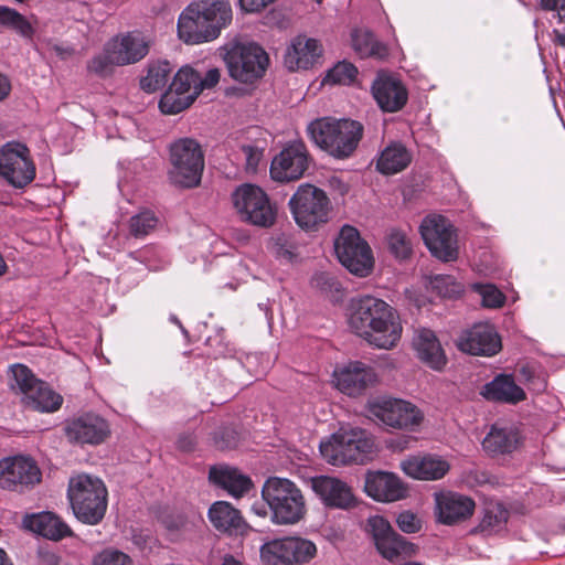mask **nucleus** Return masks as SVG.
<instances>
[{
	"label": "nucleus",
	"mask_w": 565,
	"mask_h": 565,
	"mask_svg": "<svg viewBox=\"0 0 565 565\" xmlns=\"http://www.w3.org/2000/svg\"><path fill=\"white\" fill-rule=\"evenodd\" d=\"M349 326L367 343L384 350L394 348L403 331L397 311L384 300L373 296L352 299Z\"/></svg>",
	"instance_id": "f257e3e1"
},
{
	"label": "nucleus",
	"mask_w": 565,
	"mask_h": 565,
	"mask_svg": "<svg viewBox=\"0 0 565 565\" xmlns=\"http://www.w3.org/2000/svg\"><path fill=\"white\" fill-rule=\"evenodd\" d=\"M233 18L226 0H201L190 3L178 19V35L186 44L211 42L221 35Z\"/></svg>",
	"instance_id": "f03ea898"
},
{
	"label": "nucleus",
	"mask_w": 565,
	"mask_h": 565,
	"mask_svg": "<svg viewBox=\"0 0 565 565\" xmlns=\"http://www.w3.org/2000/svg\"><path fill=\"white\" fill-rule=\"evenodd\" d=\"M311 141L334 159L353 156L362 136L363 125L352 119L318 118L307 127Z\"/></svg>",
	"instance_id": "7ed1b4c3"
},
{
	"label": "nucleus",
	"mask_w": 565,
	"mask_h": 565,
	"mask_svg": "<svg viewBox=\"0 0 565 565\" xmlns=\"http://www.w3.org/2000/svg\"><path fill=\"white\" fill-rule=\"evenodd\" d=\"M107 489L94 476L81 473L68 481L67 498L74 515L88 525L102 522L107 510Z\"/></svg>",
	"instance_id": "20e7f679"
},
{
	"label": "nucleus",
	"mask_w": 565,
	"mask_h": 565,
	"mask_svg": "<svg viewBox=\"0 0 565 565\" xmlns=\"http://www.w3.org/2000/svg\"><path fill=\"white\" fill-rule=\"evenodd\" d=\"M168 179L181 189H192L200 184L205 161L201 143L190 137L179 138L169 145Z\"/></svg>",
	"instance_id": "39448f33"
},
{
	"label": "nucleus",
	"mask_w": 565,
	"mask_h": 565,
	"mask_svg": "<svg viewBox=\"0 0 565 565\" xmlns=\"http://www.w3.org/2000/svg\"><path fill=\"white\" fill-rule=\"evenodd\" d=\"M262 497L270 510V520L275 524H296L305 516V498L300 489L288 479L268 478L263 486Z\"/></svg>",
	"instance_id": "423d86ee"
},
{
	"label": "nucleus",
	"mask_w": 565,
	"mask_h": 565,
	"mask_svg": "<svg viewBox=\"0 0 565 565\" xmlns=\"http://www.w3.org/2000/svg\"><path fill=\"white\" fill-rule=\"evenodd\" d=\"M374 443L369 434L360 428H341L330 439L320 443V452L328 463L344 466L364 463L373 451Z\"/></svg>",
	"instance_id": "0eeeda50"
},
{
	"label": "nucleus",
	"mask_w": 565,
	"mask_h": 565,
	"mask_svg": "<svg viewBox=\"0 0 565 565\" xmlns=\"http://www.w3.org/2000/svg\"><path fill=\"white\" fill-rule=\"evenodd\" d=\"M228 75L239 83L252 84L263 77L268 55L254 42H231L220 49Z\"/></svg>",
	"instance_id": "6e6552de"
},
{
	"label": "nucleus",
	"mask_w": 565,
	"mask_h": 565,
	"mask_svg": "<svg viewBox=\"0 0 565 565\" xmlns=\"http://www.w3.org/2000/svg\"><path fill=\"white\" fill-rule=\"evenodd\" d=\"M11 375L10 387L22 395L25 407L42 413H53L61 407L63 397L45 382L36 379L25 365H13Z\"/></svg>",
	"instance_id": "1a4fd4ad"
},
{
	"label": "nucleus",
	"mask_w": 565,
	"mask_h": 565,
	"mask_svg": "<svg viewBox=\"0 0 565 565\" xmlns=\"http://www.w3.org/2000/svg\"><path fill=\"white\" fill-rule=\"evenodd\" d=\"M232 200L243 222L264 228L275 224L277 207L259 186L242 184L233 192Z\"/></svg>",
	"instance_id": "9d476101"
},
{
	"label": "nucleus",
	"mask_w": 565,
	"mask_h": 565,
	"mask_svg": "<svg viewBox=\"0 0 565 565\" xmlns=\"http://www.w3.org/2000/svg\"><path fill=\"white\" fill-rule=\"evenodd\" d=\"M296 223L305 230H315L328 221L330 200L326 192L312 184H301L289 200Z\"/></svg>",
	"instance_id": "9b49d317"
},
{
	"label": "nucleus",
	"mask_w": 565,
	"mask_h": 565,
	"mask_svg": "<svg viewBox=\"0 0 565 565\" xmlns=\"http://www.w3.org/2000/svg\"><path fill=\"white\" fill-rule=\"evenodd\" d=\"M334 252L351 274L365 277L371 273L374 265L372 250L355 227L344 225L341 228L334 241Z\"/></svg>",
	"instance_id": "f8f14e48"
},
{
	"label": "nucleus",
	"mask_w": 565,
	"mask_h": 565,
	"mask_svg": "<svg viewBox=\"0 0 565 565\" xmlns=\"http://www.w3.org/2000/svg\"><path fill=\"white\" fill-rule=\"evenodd\" d=\"M419 230L426 247L434 257L445 263L457 259L459 254L457 233L445 216H426Z\"/></svg>",
	"instance_id": "ddd939ff"
},
{
	"label": "nucleus",
	"mask_w": 565,
	"mask_h": 565,
	"mask_svg": "<svg viewBox=\"0 0 565 565\" xmlns=\"http://www.w3.org/2000/svg\"><path fill=\"white\" fill-rule=\"evenodd\" d=\"M198 72L190 66L181 67L159 100L163 114L175 115L189 108L199 97Z\"/></svg>",
	"instance_id": "4468645a"
},
{
	"label": "nucleus",
	"mask_w": 565,
	"mask_h": 565,
	"mask_svg": "<svg viewBox=\"0 0 565 565\" xmlns=\"http://www.w3.org/2000/svg\"><path fill=\"white\" fill-rule=\"evenodd\" d=\"M0 177L15 189H23L35 178L30 151L22 143H7L0 149Z\"/></svg>",
	"instance_id": "2eb2a0df"
},
{
	"label": "nucleus",
	"mask_w": 565,
	"mask_h": 565,
	"mask_svg": "<svg viewBox=\"0 0 565 565\" xmlns=\"http://www.w3.org/2000/svg\"><path fill=\"white\" fill-rule=\"evenodd\" d=\"M311 157L302 140H294L282 147L270 164V177L281 183L301 179L308 170Z\"/></svg>",
	"instance_id": "dca6fc26"
},
{
	"label": "nucleus",
	"mask_w": 565,
	"mask_h": 565,
	"mask_svg": "<svg viewBox=\"0 0 565 565\" xmlns=\"http://www.w3.org/2000/svg\"><path fill=\"white\" fill-rule=\"evenodd\" d=\"M366 531L372 535L379 553L391 562L416 553V546L396 533L383 516L369 518Z\"/></svg>",
	"instance_id": "f3484780"
},
{
	"label": "nucleus",
	"mask_w": 565,
	"mask_h": 565,
	"mask_svg": "<svg viewBox=\"0 0 565 565\" xmlns=\"http://www.w3.org/2000/svg\"><path fill=\"white\" fill-rule=\"evenodd\" d=\"M65 437L75 445H99L108 437L110 429L107 420L100 415L87 412L65 420Z\"/></svg>",
	"instance_id": "a211bd4d"
},
{
	"label": "nucleus",
	"mask_w": 565,
	"mask_h": 565,
	"mask_svg": "<svg viewBox=\"0 0 565 565\" xmlns=\"http://www.w3.org/2000/svg\"><path fill=\"white\" fill-rule=\"evenodd\" d=\"M41 470L28 456L18 455L0 460V487L6 490L34 486L41 481Z\"/></svg>",
	"instance_id": "6ab92c4d"
},
{
	"label": "nucleus",
	"mask_w": 565,
	"mask_h": 565,
	"mask_svg": "<svg viewBox=\"0 0 565 565\" xmlns=\"http://www.w3.org/2000/svg\"><path fill=\"white\" fill-rule=\"evenodd\" d=\"M372 413L384 425L399 429H413L423 419L420 411L415 405L397 398L375 403Z\"/></svg>",
	"instance_id": "aec40b11"
},
{
	"label": "nucleus",
	"mask_w": 565,
	"mask_h": 565,
	"mask_svg": "<svg viewBox=\"0 0 565 565\" xmlns=\"http://www.w3.org/2000/svg\"><path fill=\"white\" fill-rule=\"evenodd\" d=\"M117 66L131 65L143 60L150 51L152 39L141 31H129L109 41Z\"/></svg>",
	"instance_id": "412c9836"
},
{
	"label": "nucleus",
	"mask_w": 565,
	"mask_h": 565,
	"mask_svg": "<svg viewBox=\"0 0 565 565\" xmlns=\"http://www.w3.org/2000/svg\"><path fill=\"white\" fill-rule=\"evenodd\" d=\"M458 347L472 355L492 356L501 350L502 344L495 328L488 322H480L461 334Z\"/></svg>",
	"instance_id": "4be33fe9"
},
{
	"label": "nucleus",
	"mask_w": 565,
	"mask_h": 565,
	"mask_svg": "<svg viewBox=\"0 0 565 565\" xmlns=\"http://www.w3.org/2000/svg\"><path fill=\"white\" fill-rule=\"evenodd\" d=\"M435 502L437 520L446 525L466 521L476 508L470 497L452 491L436 493Z\"/></svg>",
	"instance_id": "5701e85b"
},
{
	"label": "nucleus",
	"mask_w": 565,
	"mask_h": 565,
	"mask_svg": "<svg viewBox=\"0 0 565 565\" xmlns=\"http://www.w3.org/2000/svg\"><path fill=\"white\" fill-rule=\"evenodd\" d=\"M372 94L379 107L385 113L401 110L408 99L403 83L386 74H380L372 84Z\"/></svg>",
	"instance_id": "b1692460"
},
{
	"label": "nucleus",
	"mask_w": 565,
	"mask_h": 565,
	"mask_svg": "<svg viewBox=\"0 0 565 565\" xmlns=\"http://www.w3.org/2000/svg\"><path fill=\"white\" fill-rule=\"evenodd\" d=\"M365 492L376 501L393 502L406 497V488L397 476L391 472H369L364 483Z\"/></svg>",
	"instance_id": "393cba45"
},
{
	"label": "nucleus",
	"mask_w": 565,
	"mask_h": 565,
	"mask_svg": "<svg viewBox=\"0 0 565 565\" xmlns=\"http://www.w3.org/2000/svg\"><path fill=\"white\" fill-rule=\"evenodd\" d=\"M333 377L337 388L349 396L360 395L375 381L373 370L362 362H352L335 370Z\"/></svg>",
	"instance_id": "a878e982"
},
{
	"label": "nucleus",
	"mask_w": 565,
	"mask_h": 565,
	"mask_svg": "<svg viewBox=\"0 0 565 565\" xmlns=\"http://www.w3.org/2000/svg\"><path fill=\"white\" fill-rule=\"evenodd\" d=\"M312 490L331 508L349 509L354 504L351 488L340 479L319 476L312 479Z\"/></svg>",
	"instance_id": "bb28decb"
},
{
	"label": "nucleus",
	"mask_w": 565,
	"mask_h": 565,
	"mask_svg": "<svg viewBox=\"0 0 565 565\" xmlns=\"http://www.w3.org/2000/svg\"><path fill=\"white\" fill-rule=\"evenodd\" d=\"M321 54L322 49L317 40L299 35L288 46L284 62L290 71L308 70L319 61Z\"/></svg>",
	"instance_id": "cd10ccee"
},
{
	"label": "nucleus",
	"mask_w": 565,
	"mask_h": 565,
	"mask_svg": "<svg viewBox=\"0 0 565 565\" xmlns=\"http://www.w3.org/2000/svg\"><path fill=\"white\" fill-rule=\"evenodd\" d=\"M402 470L418 480H438L449 471V463L438 456H413L401 462Z\"/></svg>",
	"instance_id": "c85d7f7f"
},
{
	"label": "nucleus",
	"mask_w": 565,
	"mask_h": 565,
	"mask_svg": "<svg viewBox=\"0 0 565 565\" xmlns=\"http://www.w3.org/2000/svg\"><path fill=\"white\" fill-rule=\"evenodd\" d=\"M23 526L52 541H60L72 535L71 527L52 512L25 515L23 518Z\"/></svg>",
	"instance_id": "c756f323"
},
{
	"label": "nucleus",
	"mask_w": 565,
	"mask_h": 565,
	"mask_svg": "<svg viewBox=\"0 0 565 565\" xmlns=\"http://www.w3.org/2000/svg\"><path fill=\"white\" fill-rule=\"evenodd\" d=\"M519 429L511 425H492L482 441L483 449L491 456L509 455L521 444Z\"/></svg>",
	"instance_id": "7c9ffc66"
},
{
	"label": "nucleus",
	"mask_w": 565,
	"mask_h": 565,
	"mask_svg": "<svg viewBox=\"0 0 565 565\" xmlns=\"http://www.w3.org/2000/svg\"><path fill=\"white\" fill-rule=\"evenodd\" d=\"M482 396L488 401L518 404L525 399L526 395L512 375L499 374L491 382L487 383L481 391Z\"/></svg>",
	"instance_id": "2f4dec72"
},
{
	"label": "nucleus",
	"mask_w": 565,
	"mask_h": 565,
	"mask_svg": "<svg viewBox=\"0 0 565 565\" xmlns=\"http://www.w3.org/2000/svg\"><path fill=\"white\" fill-rule=\"evenodd\" d=\"M209 480L235 498L244 495L252 487V480L247 476L228 466L211 467Z\"/></svg>",
	"instance_id": "473e14b6"
},
{
	"label": "nucleus",
	"mask_w": 565,
	"mask_h": 565,
	"mask_svg": "<svg viewBox=\"0 0 565 565\" xmlns=\"http://www.w3.org/2000/svg\"><path fill=\"white\" fill-rule=\"evenodd\" d=\"M414 347L419 359L431 369L439 371L445 366L446 355L438 339L431 330H417L416 335L414 337Z\"/></svg>",
	"instance_id": "72a5a7b5"
},
{
	"label": "nucleus",
	"mask_w": 565,
	"mask_h": 565,
	"mask_svg": "<svg viewBox=\"0 0 565 565\" xmlns=\"http://www.w3.org/2000/svg\"><path fill=\"white\" fill-rule=\"evenodd\" d=\"M411 162V151L402 142L394 141L381 151L376 169L382 174L391 175L405 170Z\"/></svg>",
	"instance_id": "f704fd0d"
},
{
	"label": "nucleus",
	"mask_w": 565,
	"mask_h": 565,
	"mask_svg": "<svg viewBox=\"0 0 565 565\" xmlns=\"http://www.w3.org/2000/svg\"><path fill=\"white\" fill-rule=\"evenodd\" d=\"M209 519L213 526L221 532L238 533L244 527L239 511L225 501H217L211 505Z\"/></svg>",
	"instance_id": "c9c22d12"
},
{
	"label": "nucleus",
	"mask_w": 565,
	"mask_h": 565,
	"mask_svg": "<svg viewBox=\"0 0 565 565\" xmlns=\"http://www.w3.org/2000/svg\"><path fill=\"white\" fill-rule=\"evenodd\" d=\"M172 73V66L167 60L150 61L146 75L140 78V88L146 93H154L166 86Z\"/></svg>",
	"instance_id": "e433bc0d"
},
{
	"label": "nucleus",
	"mask_w": 565,
	"mask_h": 565,
	"mask_svg": "<svg viewBox=\"0 0 565 565\" xmlns=\"http://www.w3.org/2000/svg\"><path fill=\"white\" fill-rule=\"evenodd\" d=\"M259 552L260 559L266 565H290L287 536L265 542Z\"/></svg>",
	"instance_id": "4c0bfd02"
},
{
	"label": "nucleus",
	"mask_w": 565,
	"mask_h": 565,
	"mask_svg": "<svg viewBox=\"0 0 565 565\" xmlns=\"http://www.w3.org/2000/svg\"><path fill=\"white\" fill-rule=\"evenodd\" d=\"M289 564L302 565L312 559L317 553L313 542L299 536H287Z\"/></svg>",
	"instance_id": "58836bf2"
},
{
	"label": "nucleus",
	"mask_w": 565,
	"mask_h": 565,
	"mask_svg": "<svg viewBox=\"0 0 565 565\" xmlns=\"http://www.w3.org/2000/svg\"><path fill=\"white\" fill-rule=\"evenodd\" d=\"M352 43L355 51L362 56L383 57L386 55V47L375 39L372 32L355 31L352 34Z\"/></svg>",
	"instance_id": "ea45409f"
},
{
	"label": "nucleus",
	"mask_w": 565,
	"mask_h": 565,
	"mask_svg": "<svg viewBox=\"0 0 565 565\" xmlns=\"http://www.w3.org/2000/svg\"><path fill=\"white\" fill-rule=\"evenodd\" d=\"M0 25L12 28L23 36L33 34L31 23L17 10L4 6H0Z\"/></svg>",
	"instance_id": "a19ab883"
},
{
	"label": "nucleus",
	"mask_w": 565,
	"mask_h": 565,
	"mask_svg": "<svg viewBox=\"0 0 565 565\" xmlns=\"http://www.w3.org/2000/svg\"><path fill=\"white\" fill-rule=\"evenodd\" d=\"M158 218L156 214L149 210L142 211L129 220V233L136 237H145L157 226Z\"/></svg>",
	"instance_id": "79ce46f5"
},
{
	"label": "nucleus",
	"mask_w": 565,
	"mask_h": 565,
	"mask_svg": "<svg viewBox=\"0 0 565 565\" xmlns=\"http://www.w3.org/2000/svg\"><path fill=\"white\" fill-rule=\"evenodd\" d=\"M387 245L397 259L404 260L412 254V242L404 231L393 228L387 235Z\"/></svg>",
	"instance_id": "37998d69"
},
{
	"label": "nucleus",
	"mask_w": 565,
	"mask_h": 565,
	"mask_svg": "<svg viewBox=\"0 0 565 565\" xmlns=\"http://www.w3.org/2000/svg\"><path fill=\"white\" fill-rule=\"evenodd\" d=\"M358 75V68L349 62H339L327 73L323 82L330 84H351Z\"/></svg>",
	"instance_id": "c03bdc74"
},
{
	"label": "nucleus",
	"mask_w": 565,
	"mask_h": 565,
	"mask_svg": "<svg viewBox=\"0 0 565 565\" xmlns=\"http://www.w3.org/2000/svg\"><path fill=\"white\" fill-rule=\"evenodd\" d=\"M509 511L500 503L489 505L484 510V515L479 524L481 531L500 529L507 523Z\"/></svg>",
	"instance_id": "a18cd8bd"
},
{
	"label": "nucleus",
	"mask_w": 565,
	"mask_h": 565,
	"mask_svg": "<svg viewBox=\"0 0 565 565\" xmlns=\"http://www.w3.org/2000/svg\"><path fill=\"white\" fill-rule=\"evenodd\" d=\"M472 289L480 296L483 307L499 308L505 301L504 294L493 284L477 282L472 285Z\"/></svg>",
	"instance_id": "49530a36"
},
{
	"label": "nucleus",
	"mask_w": 565,
	"mask_h": 565,
	"mask_svg": "<svg viewBox=\"0 0 565 565\" xmlns=\"http://www.w3.org/2000/svg\"><path fill=\"white\" fill-rule=\"evenodd\" d=\"M113 47L109 41L104 47V52L94 56L89 63L88 68L100 76H106L111 73L113 66H117L114 58Z\"/></svg>",
	"instance_id": "de8ad7c7"
},
{
	"label": "nucleus",
	"mask_w": 565,
	"mask_h": 565,
	"mask_svg": "<svg viewBox=\"0 0 565 565\" xmlns=\"http://www.w3.org/2000/svg\"><path fill=\"white\" fill-rule=\"evenodd\" d=\"M270 248L276 257L280 259L292 262L297 256V246L292 237L286 233L278 234L273 239Z\"/></svg>",
	"instance_id": "09e8293b"
},
{
	"label": "nucleus",
	"mask_w": 565,
	"mask_h": 565,
	"mask_svg": "<svg viewBox=\"0 0 565 565\" xmlns=\"http://www.w3.org/2000/svg\"><path fill=\"white\" fill-rule=\"evenodd\" d=\"M214 445L220 450H231L238 445V434L234 428L222 427L214 433Z\"/></svg>",
	"instance_id": "8fccbe9b"
},
{
	"label": "nucleus",
	"mask_w": 565,
	"mask_h": 565,
	"mask_svg": "<svg viewBox=\"0 0 565 565\" xmlns=\"http://www.w3.org/2000/svg\"><path fill=\"white\" fill-rule=\"evenodd\" d=\"M94 565H132V561L122 552L107 550L95 557Z\"/></svg>",
	"instance_id": "3c124183"
},
{
	"label": "nucleus",
	"mask_w": 565,
	"mask_h": 565,
	"mask_svg": "<svg viewBox=\"0 0 565 565\" xmlns=\"http://www.w3.org/2000/svg\"><path fill=\"white\" fill-rule=\"evenodd\" d=\"M398 527L405 533H415L420 530V520L412 512L404 511L396 519Z\"/></svg>",
	"instance_id": "603ef678"
},
{
	"label": "nucleus",
	"mask_w": 565,
	"mask_h": 565,
	"mask_svg": "<svg viewBox=\"0 0 565 565\" xmlns=\"http://www.w3.org/2000/svg\"><path fill=\"white\" fill-rule=\"evenodd\" d=\"M242 153L245 158L246 170L250 172H255L263 157V150L255 146H243Z\"/></svg>",
	"instance_id": "864d4df0"
},
{
	"label": "nucleus",
	"mask_w": 565,
	"mask_h": 565,
	"mask_svg": "<svg viewBox=\"0 0 565 565\" xmlns=\"http://www.w3.org/2000/svg\"><path fill=\"white\" fill-rule=\"evenodd\" d=\"M434 287L438 289L439 294L448 297H451L455 294H459L461 291L460 285L456 284L450 276L436 277Z\"/></svg>",
	"instance_id": "5fc2aeb1"
},
{
	"label": "nucleus",
	"mask_w": 565,
	"mask_h": 565,
	"mask_svg": "<svg viewBox=\"0 0 565 565\" xmlns=\"http://www.w3.org/2000/svg\"><path fill=\"white\" fill-rule=\"evenodd\" d=\"M221 73L216 67L210 68L204 77L198 72L199 94L204 89L213 88L220 82Z\"/></svg>",
	"instance_id": "6e6d98bb"
},
{
	"label": "nucleus",
	"mask_w": 565,
	"mask_h": 565,
	"mask_svg": "<svg viewBox=\"0 0 565 565\" xmlns=\"http://www.w3.org/2000/svg\"><path fill=\"white\" fill-rule=\"evenodd\" d=\"M540 6L546 11H556L559 22L565 19V0H541Z\"/></svg>",
	"instance_id": "4d7b16f0"
},
{
	"label": "nucleus",
	"mask_w": 565,
	"mask_h": 565,
	"mask_svg": "<svg viewBox=\"0 0 565 565\" xmlns=\"http://www.w3.org/2000/svg\"><path fill=\"white\" fill-rule=\"evenodd\" d=\"M242 10L246 12H255L264 9L275 0H238Z\"/></svg>",
	"instance_id": "13d9d810"
},
{
	"label": "nucleus",
	"mask_w": 565,
	"mask_h": 565,
	"mask_svg": "<svg viewBox=\"0 0 565 565\" xmlns=\"http://www.w3.org/2000/svg\"><path fill=\"white\" fill-rule=\"evenodd\" d=\"M312 285L326 290L327 288H332L334 285V279L330 277L326 273L316 274L312 278Z\"/></svg>",
	"instance_id": "bf43d9fd"
},
{
	"label": "nucleus",
	"mask_w": 565,
	"mask_h": 565,
	"mask_svg": "<svg viewBox=\"0 0 565 565\" xmlns=\"http://www.w3.org/2000/svg\"><path fill=\"white\" fill-rule=\"evenodd\" d=\"M529 388L533 392L541 393L546 388V379L543 374L536 373V375L527 383Z\"/></svg>",
	"instance_id": "052dcab7"
},
{
	"label": "nucleus",
	"mask_w": 565,
	"mask_h": 565,
	"mask_svg": "<svg viewBox=\"0 0 565 565\" xmlns=\"http://www.w3.org/2000/svg\"><path fill=\"white\" fill-rule=\"evenodd\" d=\"M11 92V84L9 78L0 73V102L6 99Z\"/></svg>",
	"instance_id": "680f3d73"
},
{
	"label": "nucleus",
	"mask_w": 565,
	"mask_h": 565,
	"mask_svg": "<svg viewBox=\"0 0 565 565\" xmlns=\"http://www.w3.org/2000/svg\"><path fill=\"white\" fill-rule=\"evenodd\" d=\"M520 380L526 384L536 375L535 370L530 365H523L519 370Z\"/></svg>",
	"instance_id": "e2e57ef3"
},
{
	"label": "nucleus",
	"mask_w": 565,
	"mask_h": 565,
	"mask_svg": "<svg viewBox=\"0 0 565 565\" xmlns=\"http://www.w3.org/2000/svg\"><path fill=\"white\" fill-rule=\"evenodd\" d=\"M180 447L184 450H190L193 447L192 439L190 437L181 438L179 440Z\"/></svg>",
	"instance_id": "0e129e2a"
},
{
	"label": "nucleus",
	"mask_w": 565,
	"mask_h": 565,
	"mask_svg": "<svg viewBox=\"0 0 565 565\" xmlns=\"http://www.w3.org/2000/svg\"><path fill=\"white\" fill-rule=\"evenodd\" d=\"M222 565H244L232 555H226Z\"/></svg>",
	"instance_id": "69168bd1"
},
{
	"label": "nucleus",
	"mask_w": 565,
	"mask_h": 565,
	"mask_svg": "<svg viewBox=\"0 0 565 565\" xmlns=\"http://www.w3.org/2000/svg\"><path fill=\"white\" fill-rule=\"evenodd\" d=\"M555 40L554 42L559 46H565V34L554 30Z\"/></svg>",
	"instance_id": "338daca9"
},
{
	"label": "nucleus",
	"mask_w": 565,
	"mask_h": 565,
	"mask_svg": "<svg viewBox=\"0 0 565 565\" xmlns=\"http://www.w3.org/2000/svg\"><path fill=\"white\" fill-rule=\"evenodd\" d=\"M0 565H13L2 548H0Z\"/></svg>",
	"instance_id": "774afa93"
}]
</instances>
